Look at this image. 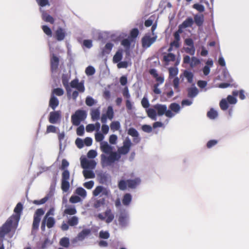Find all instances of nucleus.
<instances>
[{
    "instance_id": "nucleus-13",
    "label": "nucleus",
    "mask_w": 249,
    "mask_h": 249,
    "mask_svg": "<svg viewBox=\"0 0 249 249\" xmlns=\"http://www.w3.org/2000/svg\"><path fill=\"white\" fill-rule=\"evenodd\" d=\"M66 35L65 30L61 27H58L54 32V37L57 41H60L64 39Z\"/></svg>"
},
{
    "instance_id": "nucleus-9",
    "label": "nucleus",
    "mask_w": 249,
    "mask_h": 249,
    "mask_svg": "<svg viewBox=\"0 0 249 249\" xmlns=\"http://www.w3.org/2000/svg\"><path fill=\"white\" fill-rule=\"evenodd\" d=\"M105 215L104 216L102 213H99L97 217L101 220H105L107 223L111 222L114 218V214L112 213L111 210L109 208L105 211Z\"/></svg>"
},
{
    "instance_id": "nucleus-31",
    "label": "nucleus",
    "mask_w": 249,
    "mask_h": 249,
    "mask_svg": "<svg viewBox=\"0 0 249 249\" xmlns=\"http://www.w3.org/2000/svg\"><path fill=\"white\" fill-rule=\"evenodd\" d=\"M110 127L111 130L114 132L115 131L118 130L121 127L120 124L118 121H113L110 124Z\"/></svg>"
},
{
    "instance_id": "nucleus-30",
    "label": "nucleus",
    "mask_w": 249,
    "mask_h": 249,
    "mask_svg": "<svg viewBox=\"0 0 249 249\" xmlns=\"http://www.w3.org/2000/svg\"><path fill=\"white\" fill-rule=\"evenodd\" d=\"M59 245L64 248H68L70 246V240L68 237L62 238L59 241Z\"/></svg>"
},
{
    "instance_id": "nucleus-42",
    "label": "nucleus",
    "mask_w": 249,
    "mask_h": 249,
    "mask_svg": "<svg viewBox=\"0 0 249 249\" xmlns=\"http://www.w3.org/2000/svg\"><path fill=\"white\" fill-rule=\"evenodd\" d=\"M85 103L88 106L91 107L93 106L96 103V102L91 97L88 96L86 98Z\"/></svg>"
},
{
    "instance_id": "nucleus-3",
    "label": "nucleus",
    "mask_w": 249,
    "mask_h": 249,
    "mask_svg": "<svg viewBox=\"0 0 249 249\" xmlns=\"http://www.w3.org/2000/svg\"><path fill=\"white\" fill-rule=\"evenodd\" d=\"M69 165V162L66 159H63L60 169L63 171L61 175V188L63 192H67L70 189V184L69 180L70 179V173L67 169Z\"/></svg>"
},
{
    "instance_id": "nucleus-56",
    "label": "nucleus",
    "mask_w": 249,
    "mask_h": 249,
    "mask_svg": "<svg viewBox=\"0 0 249 249\" xmlns=\"http://www.w3.org/2000/svg\"><path fill=\"white\" fill-rule=\"evenodd\" d=\"M193 7L200 12H203L205 10L204 6L198 3L194 4Z\"/></svg>"
},
{
    "instance_id": "nucleus-32",
    "label": "nucleus",
    "mask_w": 249,
    "mask_h": 249,
    "mask_svg": "<svg viewBox=\"0 0 249 249\" xmlns=\"http://www.w3.org/2000/svg\"><path fill=\"white\" fill-rule=\"evenodd\" d=\"M105 204V199L103 198L96 200L93 204L94 208L98 209Z\"/></svg>"
},
{
    "instance_id": "nucleus-44",
    "label": "nucleus",
    "mask_w": 249,
    "mask_h": 249,
    "mask_svg": "<svg viewBox=\"0 0 249 249\" xmlns=\"http://www.w3.org/2000/svg\"><path fill=\"white\" fill-rule=\"evenodd\" d=\"M40 221V218L34 217L32 228L33 230H37L38 229L39 224Z\"/></svg>"
},
{
    "instance_id": "nucleus-27",
    "label": "nucleus",
    "mask_w": 249,
    "mask_h": 249,
    "mask_svg": "<svg viewBox=\"0 0 249 249\" xmlns=\"http://www.w3.org/2000/svg\"><path fill=\"white\" fill-rule=\"evenodd\" d=\"M207 116L209 119L213 120L217 117L218 113L215 110L212 108L207 112Z\"/></svg>"
},
{
    "instance_id": "nucleus-16",
    "label": "nucleus",
    "mask_w": 249,
    "mask_h": 249,
    "mask_svg": "<svg viewBox=\"0 0 249 249\" xmlns=\"http://www.w3.org/2000/svg\"><path fill=\"white\" fill-rule=\"evenodd\" d=\"M59 58L55 55H53L51 58V69L52 72L57 70L59 65Z\"/></svg>"
},
{
    "instance_id": "nucleus-58",
    "label": "nucleus",
    "mask_w": 249,
    "mask_h": 249,
    "mask_svg": "<svg viewBox=\"0 0 249 249\" xmlns=\"http://www.w3.org/2000/svg\"><path fill=\"white\" fill-rule=\"evenodd\" d=\"M44 213V211L43 209H38L36 210L34 217H36L37 218H40V216L43 215Z\"/></svg>"
},
{
    "instance_id": "nucleus-55",
    "label": "nucleus",
    "mask_w": 249,
    "mask_h": 249,
    "mask_svg": "<svg viewBox=\"0 0 249 249\" xmlns=\"http://www.w3.org/2000/svg\"><path fill=\"white\" fill-rule=\"evenodd\" d=\"M49 197L48 196H45L44 198L41 199L40 200H35L33 201V203L36 205H41L44 204L48 200Z\"/></svg>"
},
{
    "instance_id": "nucleus-47",
    "label": "nucleus",
    "mask_w": 249,
    "mask_h": 249,
    "mask_svg": "<svg viewBox=\"0 0 249 249\" xmlns=\"http://www.w3.org/2000/svg\"><path fill=\"white\" fill-rule=\"evenodd\" d=\"M64 213L69 215H74L76 213V210L74 207L68 208L65 210Z\"/></svg>"
},
{
    "instance_id": "nucleus-38",
    "label": "nucleus",
    "mask_w": 249,
    "mask_h": 249,
    "mask_svg": "<svg viewBox=\"0 0 249 249\" xmlns=\"http://www.w3.org/2000/svg\"><path fill=\"white\" fill-rule=\"evenodd\" d=\"M173 86L174 87L175 90L177 92H180V89H179V79L176 77H175L173 80Z\"/></svg>"
},
{
    "instance_id": "nucleus-2",
    "label": "nucleus",
    "mask_w": 249,
    "mask_h": 249,
    "mask_svg": "<svg viewBox=\"0 0 249 249\" xmlns=\"http://www.w3.org/2000/svg\"><path fill=\"white\" fill-rule=\"evenodd\" d=\"M100 148L104 153L101 155V160L103 164L110 165L120 159L121 156L117 152L113 151V147L110 145L107 142H101Z\"/></svg>"
},
{
    "instance_id": "nucleus-39",
    "label": "nucleus",
    "mask_w": 249,
    "mask_h": 249,
    "mask_svg": "<svg viewBox=\"0 0 249 249\" xmlns=\"http://www.w3.org/2000/svg\"><path fill=\"white\" fill-rule=\"evenodd\" d=\"M83 175L86 178H93L95 177V174L90 170H84Z\"/></svg>"
},
{
    "instance_id": "nucleus-20",
    "label": "nucleus",
    "mask_w": 249,
    "mask_h": 249,
    "mask_svg": "<svg viewBox=\"0 0 249 249\" xmlns=\"http://www.w3.org/2000/svg\"><path fill=\"white\" fill-rule=\"evenodd\" d=\"M204 16L202 14L201 15H196L194 16V21L196 25L200 27L202 26L204 22Z\"/></svg>"
},
{
    "instance_id": "nucleus-60",
    "label": "nucleus",
    "mask_w": 249,
    "mask_h": 249,
    "mask_svg": "<svg viewBox=\"0 0 249 249\" xmlns=\"http://www.w3.org/2000/svg\"><path fill=\"white\" fill-rule=\"evenodd\" d=\"M76 133L78 136H83L84 134V126L83 125H80L76 129Z\"/></svg>"
},
{
    "instance_id": "nucleus-10",
    "label": "nucleus",
    "mask_w": 249,
    "mask_h": 249,
    "mask_svg": "<svg viewBox=\"0 0 249 249\" xmlns=\"http://www.w3.org/2000/svg\"><path fill=\"white\" fill-rule=\"evenodd\" d=\"M91 233V230L89 229H83L81 232H80L76 237L71 240V243L72 244H75L78 241H82L85 239V238L90 234Z\"/></svg>"
},
{
    "instance_id": "nucleus-29",
    "label": "nucleus",
    "mask_w": 249,
    "mask_h": 249,
    "mask_svg": "<svg viewBox=\"0 0 249 249\" xmlns=\"http://www.w3.org/2000/svg\"><path fill=\"white\" fill-rule=\"evenodd\" d=\"M55 223V221L53 217H47L46 220V225L48 228H53Z\"/></svg>"
},
{
    "instance_id": "nucleus-15",
    "label": "nucleus",
    "mask_w": 249,
    "mask_h": 249,
    "mask_svg": "<svg viewBox=\"0 0 249 249\" xmlns=\"http://www.w3.org/2000/svg\"><path fill=\"white\" fill-rule=\"evenodd\" d=\"M180 33H181V31L179 29L178 31H176L174 33V40L170 43L171 46H172L176 48H178L179 47V41L180 39L179 34Z\"/></svg>"
},
{
    "instance_id": "nucleus-33",
    "label": "nucleus",
    "mask_w": 249,
    "mask_h": 249,
    "mask_svg": "<svg viewBox=\"0 0 249 249\" xmlns=\"http://www.w3.org/2000/svg\"><path fill=\"white\" fill-rule=\"evenodd\" d=\"M105 114L108 117L109 120H112L113 119L114 117V111L111 106H108L107 107V112Z\"/></svg>"
},
{
    "instance_id": "nucleus-36",
    "label": "nucleus",
    "mask_w": 249,
    "mask_h": 249,
    "mask_svg": "<svg viewBox=\"0 0 249 249\" xmlns=\"http://www.w3.org/2000/svg\"><path fill=\"white\" fill-rule=\"evenodd\" d=\"M75 193L83 198H85L87 196L86 191L82 187L77 188L75 190Z\"/></svg>"
},
{
    "instance_id": "nucleus-59",
    "label": "nucleus",
    "mask_w": 249,
    "mask_h": 249,
    "mask_svg": "<svg viewBox=\"0 0 249 249\" xmlns=\"http://www.w3.org/2000/svg\"><path fill=\"white\" fill-rule=\"evenodd\" d=\"M56 132V127L53 125H49L47 126L46 129V133H55Z\"/></svg>"
},
{
    "instance_id": "nucleus-4",
    "label": "nucleus",
    "mask_w": 249,
    "mask_h": 249,
    "mask_svg": "<svg viewBox=\"0 0 249 249\" xmlns=\"http://www.w3.org/2000/svg\"><path fill=\"white\" fill-rule=\"evenodd\" d=\"M141 179L136 178L133 179L120 180L118 183V187L120 190L124 191L126 190L127 187L130 189H135L141 183Z\"/></svg>"
},
{
    "instance_id": "nucleus-11",
    "label": "nucleus",
    "mask_w": 249,
    "mask_h": 249,
    "mask_svg": "<svg viewBox=\"0 0 249 249\" xmlns=\"http://www.w3.org/2000/svg\"><path fill=\"white\" fill-rule=\"evenodd\" d=\"M61 111L60 110L52 111L50 113L49 121L51 124H56L60 119Z\"/></svg>"
},
{
    "instance_id": "nucleus-34",
    "label": "nucleus",
    "mask_w": 249,
    "mask_h": 249,
    "mask_svg": "<svg viewBox=\"0 0 249 249\" xmlns=\"http://www.w3.org/2000/svg\"><path fill=\"white\" fill-rule=\"evenodd\" d=\"M226 99H222L220 103L219 106L222 110H226L229 108V104Z\"/></svg>"
},
{
    "instance_id": "nucleus-14",
    "label": "nucleus",
    "mask_w": 249,
    "mask_h": 249,
    "mask_svg": "<svg viewBox=\"0 0 249 249\" xmlns=\"http://www.w3.org/2000/svg\"><path fill=\"white\" fill-rule=\"evenodd\" d=\"M81 165L83 168H94L96 165V162L94 160H89L87 159L84 158L81 160Z\"/></svg>"
},
{
    "instance_id": "nucleus-1",
    "label": "nucleus",
    "mask_w": 249,
    "mask_h": 249,
    "mask_svg": "<svg viewBox=\"0 0 249 249\" xmlns=\"http://www.w3.org/2000/svg\"><path fill=\"white\" fill-rule=\"evenodd\" d=\"M22 209V204L20 202L18 203L14 210L16 214H13L9 217L0 227V238L2 240L7 234L12 230H15L17 228Z\"/></svg>"
},
{
    "instance_id": "nucleus-54",
    "label": "nucleus",
    "mask_w": 249,
    "mask_h": 249,
    "mask_svg": "<svg viewBox=\"0 0 249 249\" xmlns=\"http://www.w3.org/2000/svg\"><path fill=\"white\" fill-rule=\"evenodd\" d=\"M53 94H55L57 96H62L64 94V90L61 88H56L53 90Z\"/></svg>"
},
{
    "instance_id": "nucleus-41",
    "label": "nucleus",
    "mask_w": 249,
    "mask_h": 249,
    "mask_svg": "<svg viewBox=\"0 0 249 249\" xmlns=\"http://www.w3.org/2000/svg\"><path fill=\"white\" fill-rule=\"evenodd\" d=\"M43 19L45 21L50 22L51 24H53L54 22V19L53 17L47 14L43 15Z\"/></svg>"
},
{
    "instance_id": "nucleus-23",
    "label": "nucleus",
    "mask_w": 249,
    "mask_h": 249,
    "mask_svg": "<svg viewBox=\"0 0 249 249\" xmlns=\"http://www.w3.org/2000/svg\"><path fill=\"white\" fill-rule=\"evenodd\" d=\"M146 113L147 114V116L150 118L152 119L153 120H156L157 119V112L155 110V109L150 108L146 110Z\"/></svg>"
},
{
    "instance_id": "nucleus-22",
    "label": "nucleus",
    "mask_w": 249,
    "mask_h": 249,
    "mask_svg": "<svg viewBox=\"0 0 249 249\" xmlns=\"http://www.w3.org/2000/svg\"><path fill=\"white\" fill-rule=\"evenodd\" d=\"M187 91L188 97L191 98L196 97L198 93V90L196 87L188 88Z\"/></svg>"
},
{
    "instance_id": "nucleus-50",
    "label": "nucleus",
    "mask_w": 249,
    "mask_h": 249,
    "mask_svg": "<svg viewBox=\"0 0 249 249\" xmlns=\"http://www.w3.org/2000/svg\"><path fill=\"white\" fill-rule=\"evenodd\" d=\"M103 191V187L101 186H97L93 191V195L95 196H98Z\"/></svg>"
},
{
    "instance_id": "nucleus-25",
    "label": "nucleus",
    "mask_w": 249,
    "mask_h": 249,
    "mask_svg": "<svg viewBox=\"0 0 249 249\" xmlns=\"http://www.w3.org/2000/svg\"><path fill=\"white\" fill-rule=\"evenodd\" d=\"M100 114V113L99 108L92 109L90 112L91 119L93 121L99 119Z\"/></svg>"
},
{
    "instance_id": "nucleus-45",
    "label": "nucleus",
    "mask_w": 249,
    "mask_h": 249,
    "mask_svg": "<svg viewBox=\"0 0 249 249\" xmlns=\"http://www.w3.org/2000/svg\"><path fill=\"white\" fill-rule=\"evenodd\" d=\"M200 63V60L198 58L196 57H192L191 58L190 65L191 67L194 68V67L199 64Z\"/></svg>"
},
{
    "instance_id": "nucleus-64",
    "label": "nucleus",
    "mask_w": 249,
    "mask_h": 249,
    "mask_svg": "<svg viewBox=\"0 0 249 249\" xmlns=\"http://www.w3.org/2000/svg\"><path fill=\"white\" fill-rule=\"evenodd\" d=\"M81 201V198L77 196H72L70 198V201L72 203H76Z\"/></svg>"
},
{
    "instance_id": "nucleus-6",
    "label": "nucleus",
    "mask_w": 249,
    "mask_h": 249,
    "mask_svg": "<svg viewBox=\"0 0 249 249\" xmlns=\"http://www.w3.org/2000/svg\"><path fill=\"white\" fill-rule=\"evenodd\" d=\"M154 108L155 109L158 116H162L164 114L167 117L172 118L174 115V114L171 110L167 109L166 105L157 104L154 105Z\"/></svg>"
},
{
    "instance_id": "nucleus-63",
    "label": "nucleus",
    "mask_w": 249,
    "mask_h": 249,
    "mask_svg": "<svg viewBox=\"0 0 249 249\" xmlns=\"http://www.w3.org/2000/svg\"><path fill=\"white\" fill-rule=\"evenodd\" d=\"M75 144L79 148H82L84 145V141L80 138H77L75 141Z\"/></svg>"
},
{
    "instance_id": "nucleus-26",
    "label": "nucleus",
    "mask_w": 249,
    "mask_h": 249,
    "mask_svg": "<svg viewBox=\"0 0 249 249\" xmlns=\"http://www.w3.org/2000/svg\"><path fill=\"white\" fill-rule=\"evenodd\" d=\"M174 95V91L172 89L169 91L165 92L162 93L161 96V101H166L168 99L172 97Z\"/></svg>"
},
{
    "instance_id": "nucleus-21",
    "label": "nucleus",
    "mask_w": 249,
    "mask_h": 249,
    "mask_svg": "<svg viewBox=\"0 0 249 249\" xmlns=\"http://www.w3.org/2000/svg\"><path fill=\"white\" fill-rule=\"evenodd\" d=\"M132 196L129 193L124 195L122 199V203L124 206H128L132 201Z\"/></svg>"
},
{
    "instance_id": "nucleus-8",
    "label": "nucleus",
    "mask_w": 249,
    "mask_h": 249,
    "mask_svg": "<svg viewBox=\"0 0 249 249\" xmlns=\"http://www.w3.org/2000/svg\"><path fill=\"white\" fill-rule=\"evenodd\" d=\"M132 144L129 138H126L123 142V145L118 148L117 153L120 156L121 154H127L129 152Z\"/></svg>"
},
{
    "instance_id": "nucleus-62",
    "label": "nucleus",
    "mask_w": 249,
    "mask_h": 249,
    "mask_svg": "<svg viewBox=\"0 0 249 249\" xmlns=\"http://www.w3.org/2000/svg\"><path fill=\"white\" fill-rule=\"evenodd\" d=\"M141 104L143 107L145 108H148L150 106L148 99L144 97L142 99Z\"/></svg>"
},
{
    "instance_id": "nucleus-18",
    "label": "nucleus",
    "mask_w": 249,
    "mask_h": 249,
    "mask_svg": "<svg viewBox=\"0 0 249 249\" xmlns=\"http://www.w3.org/2000/svg\"><path fill=\"white\" fill-rule=\"evenodd\" d=\"M59 105L58 99L53 95H52L49 101V107L54 110Z\"/></svg>"
},
{
    "instance_id": "nucleus-61",
    "label": "nucleus",
    "mask_w": 249,
    "mask_h": 249,
    "mask_svg": "<svg viewBox=\"0 0 249 249\" xmlns=\"http://www.w3.org/2000/svg\"><path fill=\"white\" fill-rule=\"evenodd\" d=\"M95 139L96 142H102L103 140L104 139V136L103 134L101 133H97L95 135Z\"/></svg>"
},
{
    "instance_id": "nucleus-24",
    "label": "nucleus",
    "mask_w": 249,
    "mask_h": 249,
    "mask_svg": "<svg viewBox=\"0 0 249 249\" xmlns=\"http://www.w3.org/2000/svg\"><path fill=\"white\" fill-rule=\"evenodd\" d=\"M123 50H119L115 54L113 58L114 63H118L122 59L123 57Z\"/></svg>"
},
{
    "instance_id": "nucleus-48",
    "label": "nucleus",
    "mask_w": 249,
    "mask_h": 249,
    "mask_svg": "<svg viewBox=\"0 0 249 249\" xmlns=\"http://www.w3.org/2000/svg\"><path fill=\"white\" fill-rule=\"evenodd\" d=\"M42 29L45 34L49 36H52V32L51 29L47 25H43L42 26Z\"/></svg>"
},
{
    "instance_id": "nucleus-19",
    "label": "nucleus",
    "mask_w": 249,
    "mask_h": 249,
    "mask_svg": "<svg viewBox=\"0 0 249 249\" xmlns=\"http://www.w3.org/2000/svg\"><path fill=\"white\" fill-rule=\"evenodd\" d=\"M113 46V44L111 43H107L105 46L102 49L101 55L104 56L109 54Z\"/></svg>"
},
{
    "instance_id": "nucleus-57",
    "label": "nucleus",
    "mask_w": 249,
    "mask_h": 249,
    "mask_svg": "<svg viewBox=\"0 0 249 249\" xmlns=\"http://www.w3.org/2000/svg\"><path fill=\"white\" fill-rule=\"evenodd\" d=\"M99 237L102 239H108L109 237V233L107 231H101L99 232Z\"/></svg>"
},
{
    "instance_id": "nucleus-28",
    "label": "nucleus",
    "mask_w": 249,
    "mask_h": 249,
    "mask_svg": "<svg viewBox=\"0 0 249 249\" xmlns=\"http://www.w3.org/2000/svg\"><path fill=\"white\" fill-rule=\"evenodd\" d=\"M194 23V20L191 17L186 18L182 23L181 26L183 28H187L191 27Z\"/></svg>"
},
{
    "instance_id": "nucleus-51",
    "label": "nucleus",
    "mask_w": 249,
    "mask_h": 249,
    "mask_svg": "<svg viewBox=\"0 0 249 249\" xmlns=\"http://www.w3.org/2000/svg\"><path fill=\"white\" fill-rule=\"evenodd\" d=\"M169 72L170 77H174L178 74V70L177 68L171 67L169 69Z\"/></svg>"
},
{
    "instance_id": "nucleus-35",
    "label": "nucleus",
    "mask_w": 249,
    "mask_h": 249,
    "mask_svg": "<svg viewBox=\"0 0 249 249\" xmlns=\"http://www.w3.org/2000/svg\"><path fill=\"white\" fill-rule=\"evenodd\" d=\"M78 219L75 216H73L70 219H69L68 221V224L70 226H74L78 224Z\"/></svg>"
},
{
    "instance_id": "nucleus-40",
    "label": "nucleus",
    "mask_w": 249,
    "mask_h": 249,
    "mask_svg": "<svg viewBox=\"0 0 249 249\" xmlns=\"http://www.w3.org/2000/svg\"><path fill=\"white\" fill-rule=\"evenodd\" d=\"M170 110L171 111H173L175 112H178L180 110V106L179 105L176 103H173L170 104L169 106Z\"/></svg>"
},
{
    "instance_id": "nucleus-53",
    "label": "nucleus",
    "mask_w": 249,
    "mask_h": 249,
    "mask_svg": "<svg viewBox=\"0 0 249 249\" xmlns=\"http://www.w3.org/2000/svg\"><path fill=\"white\" fill-rule=\"evenodd\" d=\"M226 99L230 104H235L237 103V99L236 97L230 95H228Z\"/></svg>"
},
{
    "instance_id": "nucleus-43",
    "label": "nucleus",
    "mask_w": 249,
    "mask_h": 249,
    "mask_svg": "<svg viewBox=\"0 0 249 249\" xmlns=\"http://www.w3.org/2000/svg\"><path fill=\"white\" fill-rule=\"evenodd\" d=\"M119 224L121 226H124L126 223V216L124 214H121L118 218Z\"/></svg>"
},
{
    "instance_id": "nucleus-52",
    "label": "nucleus",
    "mask_w": 249,
    "mask_h": 249,
    "mask_svg": "<svg viewBox=\"0 0 249 249\" xmlns=\"http://www.w3.org/2000/svg\"><path fill=\"white\" fill-rule=\"evenodd\" d=\"M139 31L137 28L133 29L130 33V36L133 39L136 38L138 36Z\"/></svg>"
},
{
    "instance_id": "nucleus-37",
    "label": "nucleus",
    "mask_w": 249,
    "mask_h": 249,
    "mask_svg": "<svg viewBox=\"0 0 249 249\" xmlns=\"http://www.w3.org/2000/svg\"><path fill=\"white\" fill-rule=\"evenodd\" d=\"M184 76L186 78L189 83H191L193 81V74L192 72L185 70L183 73Z\"/></svg>"
},
{
    "instance_id": "nucleus-5",
    "label": "nucleus",
    "mask_w": 249,
    "mask_h": 249,
    "mask_svg": "<svg viewBox=\"0 0 249 249\" xmlns=\"http://www.w3.org/2000/svg\"><path fill=\"white\" fill-rule=\"evenodd\" d=\"M87 113L85 110L78 109L71 116V121L73 125L78 126L82 121L87 117Z\"/></svg>"
},
{
    "instance_id": "nucleus-17",
    "label": "nucleus",
    "mask_w": 249,
    "mask_h": 249,
    "mask_svg": "<svg viewBox=\"0 0 249 249\" xmlns=\"http://www.w3.org/2000/svg\"><path fill=\"white\" fill-rule=\"evenodd\" d=\"M176 55L173 53H168L164 55L163 61L166 65H168L170 62H174L176 60Z\"/></svg>"
},
{
    "instance_id": "nucleus-12",
    "label": "nucleus",
    "mask_w": 249,
    "mask_h": 249,
    "mask_svg": "<svg viewBox=\"0 0 249 249\" xmlns=\"http://www.w3.org/2000/svg\"><path fill=\"white\" fill-rule=\"evenodd\" d=\"M70 86L72 88L76 89L80 92H84L85 89L83 83L79 82L77 78L72 80L70 83Z\"/></svg>"
},
{
    "instance_id": "nucleus-46",
    "label": "nucleus",
    "mask_w": 249,
    "mask_h": 249,
    "mask_svg": "<svg viewBox=\"0 0 249 249\" xmlns=\"http://www.w3.org/2000/svg\"><path fill=\"white\" fill-rule=\"evenodd\" d=\"M85 72L87 75H92L95 73V70L92 66H89L86 69Z\"/></svg>"
},
{
    "instance_id": "nucleus-49",
    "label": "nucleus",
    "mask_w": 249,
    "mask_h": 249,
    "mask_svg": "<svg viewBox=\"0 0 249 249\" xmlns=\"http://www.w3.org/2000/svg\"><path fill=\"white\" fill-rule=\"evenodd\" d=\"M128 134L133 137H137V136H139V133L136 129L134 128L131 127L128 130Z\"/></svg>"
},
{
    "instance_id": "nucleus-7",
    "label": "nucleus",
    "mask_w": 249,
    "mask_h": 249,
    "mask_svg": "<svg viewBox=\"0 0 249 249\" xmlns=\"http://www.w3.org/2000/svg\"><path fill=\"white\" fill-rule=\"evenodd\" d=\"M156 35L151 37L149 34H146L142 38V46L143 49H147L150 47L157 40Z\"/></svg>"
}]
</instances>
